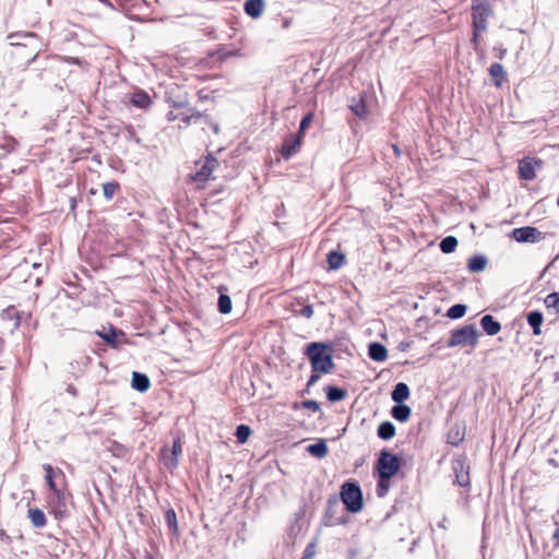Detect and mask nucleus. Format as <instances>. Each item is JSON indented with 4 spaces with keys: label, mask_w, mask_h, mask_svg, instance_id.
Instances as JSON below:
<instances>
[{
    "label": "nucleus",
    "mask_w": 559,
    "mask_h": 559,
    "mask_svg": "<svg viewBox=\"0 0 559 559\" xmlns=\"http://www.w3.org/2000/svg\"><path fill=\"white\" fill-rule=\"evenodd\" d=\"M1 319L3 321H13V326L11 331L16 330L21 324L19 311L13 306H10L2 311Z\"/></svg>",
    "instance_id": "21"
},
{
    "label": "nucleus",
    "mask_w": 559,
    "mask_h": 559,
    "mask_svg": "<svg viewBox=\"0 0 559 559\" xmlns=\"http://www.w3.org/2000/svg\"><path fill=\"white\" fill-rule=\"evenodd\" d=\"M75 207V201L71 199V209L73 210Z\"/></svg>",
    "instance_id": "49"
},
{
    "label": "nucleus",
    "mask_w": 559,
    "mask_h": 559,
    "mask_svg": "<svg viewBox=\"0 0 559 559\" xmlns=\"http://www.w3.org/2000/svg\"><path fill=\"white\" fill-rule=\"evenodd\" d=\"M165 521H166L169 532L174 536L178 537L179 536V526H178L176 512L173 508H169L165 511Z\"/></svg>",
    "instance_id": "19"
},
{
    "label": "nucleus",
    "mask_w": 559,
    "mask_h": 559,
    "mask_svg": "<svg viewBox=\"0 0 559 559\" xmlns=\"http://www.w3.org/2000/svg\"><path fill=\"white\" fill-rule=\"evenodd\" d=\"M545 305L548 309L559 311V294L551 293L545 298Z\"/></svg>",
    "instance_id": "40"
},
{
    "label": "nucleus",
    "mask_w": 559,
    "mask_h": 559,
    "mask_svg": "<svg viewBox=\"0 0 559 559\" xmlns=\"http://www.w3.org/2000/svg\"><path fill=\"white\" fill-rule=\"evenodd\" d=\"M408 396V386L403 382L397 383L392 392V400L396 403H402L403 401L407 400Z\"/></svg>",
    "instance_id": "22"
},
{
    "label": "nucleus",
    "mask_w": 559,
    "mask_h": 559,
    "mask_svg": "<svg viewBox=\"0 0 559 559\" xmlns=\"http://www.w3.org/2000/svg\"><path fill=\"white\" fill-rule=\"evenodd\" d=\"M151 382L146 374L134 371L132 373V388L139 392H146L150 389Z\"/></svg>",
    "instance_id": "13"
},
{
    "label": "nucleus",
    "mask_w": 559,
    "mask_h": 559,
    "mask_svg": "<svg viewBox=\"0 0 559 559\" xmlns=\"http://www.w3.org/2000/svg\"><path fill=\"white\" fill-rule=\"evenodd\" d=\"M544 318L542 312L532 311L527 314V322L533 328V332L535 335L540 334V326L543 324Z\"/></svg>",
    "instance_id": "24"
},
{
    "label": "nucleus",
    "mask_w": 559,
    "mask_h": 559,
    "mask_svg": "<svg viewBox=\"0 0 559 559\" xmlns=\"http://www.w3.org/2000/svg\"><path fill=\"white\" fill-rule=\"evenodd\" d=\"M120 186L117 181H108L103 183V194L107 200H111Z\"/></svg>",
    "instance_id": "34"
},
{
    "label": "nucleus",
    "mask_w": 559,
    "mask_h": 559,
    "mask_svg": "<svg viewBox=\"0 0 559 559\" xmlns=\"http://www.w3.org/2000/svg\"><path fill=\"white\" fill-rule=\"evenodd\" d=\"M173 107L174 109L168 111L166 116L167 120L175 121L180 119L183 123V127H188L192 121L204 117L202 112L187 107L183 103H174Z\"/></svg>",
    "instance_id": "5"
},
{
    "label": "nucleus",
    "mask_w": 559,
    "mask_h": 559,
    "mask_svg": "<svg viewBox=\"0 0 559 559\" xmlns=\"http://www.w3.org/2000/svg\"><path fill=\"white\" fill-rule=\"evenodd\" d=\"M512 236L518 242H537L542 239V233L530 226L513 229Z\"/></svg>",
    "instance_id": "8"
},
{
    "label": "nucleus",
    "mask_w": 559,
    "mask_h": 559,
    "mask_svg": "<svg viewBox=\"0 0 559 559\" xmlns=\"http://www.w3.org/2000/svg\"><path fill=\"white\" fill-rule=\"evenodd\" d=\"M487 259L483 255H474L468 261V270L472 272H481L485 270Z\"/></svg>",
    "instance_id": "30"
},
{
    "label": "nucleus",
    "mask_w": 559,
    "mask_h": 559,
    "mask_svg": "<svg viewBox=\"0 0 559 559\" xmlns=\"http://www.w3.org/2000/svg\"><path fill=\"white\" fill-rule=\"evenodd\" d=\"M298 313H299L300 316H302V317H305V318L309 319V318H311V317H312V314H313V308H312V306H310V305L304 306V307L299 310V312H298Z\"/></svg>",
    "instance_id": "42"
},
{
    "label": "nucleus",
    "mask_w": 559,
    "mask_h": 559,
    "mask_svg": "<svg viewBox=\"0 0 559 559\" xmlns=\"http://www.w3.org/2000/svg\"><path fill=\"white\" fill-rule=\"evenodd\" d=\"M28 519L36 528H41L47 523L45 513L38 508H31L28 510Z\"/></svg>",
    "instance_id": "18"
},
{
    "label": "nucleus",
    "mask_w": 559,
    "mask_h": 559,
    "mask_svg": "<svg viewBox=\"0 0 559 559\" xmlns=\"http://www.w3.org/2000/svg\"><path fill=\"white\" fill-rule=\"evenodd\" d=\"M466 306L457 304L452 306L449 310L447 316L451 319H459L465 314Z\"/></svg>",
    "instance_id": "39"
},
{
    "label": "nucleus",
    "mask_w": 559,
    "mask_h": 559,
    "mask_svg": "<svg viewBox=\"0 0 559 559\" xmlns=\"http://www.w3.org/2000/svg\"><path fill=\"white\" fill-rule=\"evenodd\" d=\"M554 539L556 540V545L559 546V528L555 532Z\"/></svg>",
    "instance_id": "47"
},
{
    "label": "nucleus",
    "mask_w": 559,
    "mask_h": 559,
    "mask_svg": "<svg viewBox=\"0 0 559 559\" xmlns=\"http://www.w3.org/2000/svg\"><path fill=\"white\" fill-rule=\"evenodd\" d=\"M311 121V115L306 116L301 120L298 135L293 136L292 141H287L284 145H282V157L288 158L298 151L301 144L302 132L310 126Z\"/></svg>",
    "instance_id": "7"
},
{
    "label": "nucleus",
    "mask_w": 559,
    "mask_h": 559,
    "mask_svg": "<svg viewBox=\"0 0 559 559\" xmlns=\"http://www.w3.org/2000/svg\"><path fill=\"white\" fill-rule=\"evenodd\" d=\"M389 481H382V478L380 477V480H379V488H380V496H383L385 493V491L389 489Z\"/></svg>",
    "instance_id": "44"
},
{
    "label": "nucleus",
    "mask_w": 559,
    "mask_h": 559,
    "mask_svg": "<svg viewBox=\"0 0 559 559\" xmlns=\"http://www.w3.org/2000/svg\"><path fill=\"white\" fill-rule=\"evenodd\" d=\"M306 406H307L308 408H312V409H314V411H317V409L319 408L318 404H317L316 402H313V401H308V402H306Z\"/></svg>",
    "instance_id": "46"
},
{
    "label": "nucleus",
    "mask_w": 559,
    "mask_h": 559,
    "mask_svg": "<svg viewBox=\"0 0 559 559\" xmlns=\"http://www.w3.org/2000/svg\"><path fill=\"white\" fill-rule=\"evenodd\" d=\"M169 451L176 455L177 457H179L182 453V443H181V440L179 437H177L176 439H174V442H173V447L169 449Z\"/></svg>",
    "instance_id": "41"
},
{
    "label": "nucleus",
    "mask_w": 559,
    "mask_h": 559,
    "mask_svg": "<svg viewBox=\"0 0 559 559\" xmlns=\"http://www.w3.org/2000/svg\"><path fill=\"white\" fill-rule=\"evenodd\" d=\"M313 372L329 373L334 368L332 356L328 346L320 343H311L307 348Z\"/></svg>",
    "instance_id": "1"
},
{
    "label": "nucleus",
    "mask_w": 559,
    "mask_h": 559,
    "mask_svg": "<svg viewBox=\"0 0 559 559\" xmlns=\"http://www.w3.org/2000/svg\"><path fill=\"white\" fill-rule=\"evenodd\" d=\"M160 460L164 464V466L173 472L177 466H178V463H179V457H177L176 455H174L170 451H169V448L167 447H164L162 450H160Z\"/></svg>",
    "instance_id": "14"
},
{
    "label": "nucleus",
    "mask_w": 559,
    "mask_h": 559,
    "mask_svg": "<svg viewBox=\"0 0 559 559\" xmlns=\"http://www.w3.org/2000/svg\"><path fill=\"white\" fill-rule=\"evenodd\" d=\"M394 151L396 154H400V150L396 146H394Z\"/></svg>",
    "instance_id": "50"
},
{
    "label": "nucleus",
    "mask_w": 559,
    "mask_h": 559,
    "mask_svg": "<svg viewBox=\"0 0 559 559\" xmlns=\"http://www.w3.org/2000/svg\"><path fill=\"white\" fill-rule=\"evenodd\" d=\"M400 468V460L391 452L382 451L378 460L377 469L382 481H388Z\"/></svg>",
    "instance_id": "4"
},
{
    "label": "nucleus",
    "mask_w": 559,
    "mask_h": 559,
    "mask_svg": "<svg viewBox=\"0 0 559 559\" xmlns=\"http://www.w3.org/2000/svg\"><path fill=\"white\" fill-rule=\"evenodd\" d=\"M491 11L488 4V0H473L472 3V16L474 26L473 41L477 40L479 32L486 29V21L490 15Z\"/></svg>",
    "instance_id": "2"
},
{
    "label": "nucleus",
    "mask_w": 559,
    "mask_h": 559,
    "mask_svg": "<svg viewBox=\"0 0 559 559\" xmlns=\"http://www.w3.org/2000/svg\"><path fill=\"white\" fill-rule=\"evenodd\" d=\"M480 324L488 335H496L501 330L500 323L493 320L489 314L481 318Z\"/></svg>",
    "instance_id": "16"
},
{
    "label": "nucleus",
    "mask_w": 559,
    "mask_h": 559,
    "mask_svg": "<svg viewBox=\"0 0 559 559\" xmlns=\"http://www.w3.org/2000/svg\"><path fill=\"white\" fill-rule=\"evenodd\" d=\"M478 331L475 325H466L462 329L452 332L451 338L448 342L449 347L461 345H469L474 347L477 344Z\"/></svg>",
    "instance_id": "6"
},
{
    "label": "nucleus",
    "mask_w": 559,
    "mask_h": 559,
    "mask_svg": "<svg viewBox=\"0 0 559 559\" xmlns=\"http://www.w3.org/2000/svg\"><path fill=\"white\" fill-rule=\"evenodd\" d=\"M265 9L264 0H246L243 4V10L247 15L252 19H258L262 15Z\"/></svg>",
    "instance_id": "11"
},
{
    "label": "nucleus",
    "mask_w": 559,
    "mask_h": 559,
    "mask_svg": "<svg viewBox=\"0 0 559 559\" xmlns=\"http://www.w3.org/2000/svg\"><path fill=\"white\" fill-rule=\"evenodd\" d=\"M395 435V428L390 421L382 423L378 428V436L381 439L390 440Z\"/></svg>",
    "instance_id": "31"
},
{
    "label": "nucleus",
    "mask_w": 559,
    "mask_h": 559,
    "mask_svg": "<svg viewBox=\"0 0 559 559\" xmlns=\"http://www.w3.org/2000/svg\"><path fill=\"white\" fill-rule=\"evenodd\" d=\"M55 496V506H53V513L56 519H64L68 516V509H67V498L66 495L60 490L53 493Z\"/></svg>",
    "instance_id": "12"
},
{
    "label": "nucleus",
    "mask_w": 559,
    "mask_h": 559,
    "mask_svg": "<svg viewBox=\"0 0 559 559\" xmlns=\"http://www.w3.org/2000/svg\"><path fill=\"white\" fill-rule=\"evenodd\" d=\"M250 435H251V429L247 425H239L235 432L238 443H241V444L247 442Z\"/></svg>",
    "instance_id": "35"
},
{
    "label": "nucleus",
    "mask_w": 559,
    "mask_h": 559,
    "mask_svg": "<svg viewBox=\"0 0 559 559\" xmlns=\"http://www.w3.org/2000/svg\"><path fill=\"white\" fill-rule=\"evenodd\" d=\"M341 498L347 510L359 512L362 509V495L360 488L353 483H346L342 487Z\"/></svg>",
    "instance_id": "3"
},
{
    "label": "nucleus",
    "mask_w": 559,
    "mask_h": 559,
    "mask_svg": "<svg viewBox=\"0 0 559 559\" xmlns=\"http://www.w3.org/2000/svg\"><path fill=\"white\" fill-rule=\"evenodd\" d=\"M107 450L114 456L119 457V459H124L129 454L128 449L123 444H121L117 441H114V440L108 442Z\"/></svg>",
    "instance_id": "26"
},
{
    "label": "nucleus",
    "mask_w": 559,
    "mask_h": 559,
    "mask_svg": "<svg viewBox=\"0 0 559 559\" xmlns=\"http://www.w3.org/2000/svg\"><path fill=\"white\" fill-rule=\"evenodd\" d=\"M44 471L46 473L45 475V479L47 481V485L49 486L50 490H52V492H57V491H60L59 488H57L56 484H55V480H53V468L50 464H45L44 465Z\"/></svg>",
    "instance_id": "37"
},
{
    "label": "nucleus",
    "mask_w": 559,
    "mask_h": 559,
    "mask_svg": "<svg viewBox=\"0 0 559 559\" xmlns=\"http://www.w3.org/2000/svg\"><path fill=\"white\" fill-rule=\"evenodd\" d=\"M369 356L374 361H384L388 357V352L382 344L374 342L369 345Z\"/></svg>",
    "instance_id": "17"
},
{
    "label": "nucleus",
    "mask_w": 559,
    "mask_h": 559,
    "mask_svg": "<svg viewBox=\"0 0 559 559\" xmlns=\"http://www.w3.org/2000/svg\"><path fill=\"white\" fill-rule=\"evenodd\" d=\"M307 451L314 457L322 459L326 456L329 450L324 440H320L317 443L310 444Z\"/></svg>",
    "instance_id": "23"
},
{
    "label": "nucleus",
    "mask_w": 559,
    "mask_h": 559,
    "mask_svg": "<svg viewBox=\"0 0 559 559\" xmlns=\"http://www.w3.org/2000/svg\"><path fill=\"white\" fill-rule=\"evenodd\" d=\"M540 167V162L532 158H524L520 162L519 173L520 177L524 180H532L535 178L536 168Z\"/></svg>",
    "instance_id": "10"
},
{
    "label": "nucleus",
    "mask_w": 559,
    "mask_h": 559,
    "mask_svg": "<svg viewBox=\"0 0 559 559\" xmlns=\"http://www.w3.org/2000/svg\"><path fill=\"white\" fill-rule=\"evenodd\" d=\"M326 395L331 402H337V401L343 400L346 396V392L344 390L335 388V386H329Z\"/></svg>",
    "instance_id": "38"
},
{
    "label": "nucleus",
    "mask_w": 559,
    "mask_h": 559,
    "mask_svg": "<svg viewBox=\"0 0 559 559\" xmlns=\"http://www.w3.org/2000/svg\"><path fill=\"white\" fill-rule=\"evenodd\" d=\"M130 102L139 107L146 109L152 104L150 95L144 91H136L131 95Z\"/></svg>",
    "instance_id": "15"
},
{
    "label": "nucleus",
    "mask_w": 559,
    "mask_h": 559,
    "mask_svg": "<svg viewBox=\"0 0 559 559\" xmlns=\"http://www.w3.org/2000/svg\"><path fill=\"white\" fill-rule=\"evenodd\" d=\"M218 166V160L213 156H207L205 160H203L201 167L195 171L192 179L194 181H206L211 179L212 173Z\"/></svg>",
    "instance_id": "9"
},
{
    "label": "nucleus",
    "mask_w": 559,
    "mask_h": 559,
    "mask_svg": "<svg viewBox=\"0 0 559 559\" xmlns=\"http://www.w3.org/2000/svg\"><path fill=\"white\" fill-rule=\"evenodd\" d=\"M345 262V257L343 253L338 251H331L328 254V263L330 269L337 270L340 269Z\"/></svg>",
    "instance_id": "29"
},
{
    "label": "nucleus",
    "mask_w": 559,
    "mask_h": 559,
    "mask_svg": "<svg viewBox=\"0 0 559 559\" xmlns=\"http://www.w3.org/2000/svg\"><path fill=\"white\" fill-rule=\"evenodd\" d=\"M392 416L396 420H399L401 423H405L408 420V418L411 416V408H409V406L404 405V404L396 405L392 408Z\"/></svg>",
    "instance_id": "25"
},
{
    "label": "nucleus",
    "mask_w": 559,
    "mask_h": 559,
    "mask_svg": "<svg viewBox=\"0 0 559 559\" xmlns=\"http://www.w3.org/2000/svg\"><path fill=\"white\" fill-rule=\"evenodd\" d=\"M218 310L223 314L231 311V299L228 295L221 294L218 297Z\"/></svg>",
    "instance_id": "36"
},
{
    "label": "nucleus",
    "mask_w": 559,
    "mask_h": 559,
    "mask_svg": "<svg viewBox=\"0 0 559 559\" xmlns=\"http://www.w3.org/2000/svg\"><path fill=\"white\" fill-rule=\"evenodd\" d=\"M457 246V239L453 236L443 238L440 242V249L443 253H451Z\"/></svg>",
    "instance_id": "33"
},
{
    "label": "nucleus",
    "mask_w": 559,
    "mask_h": 559,
    "mask_svg": "<svg viewBox=\"0 0 559 559\" xmlns=\"http://www.w3.org/2000/svg\"><path fill=\"white\" fill-rule=\"evenodd\" d=\"M320 372H313L312 376L310 377L309 381H308V385H312L314 384L319 378H320Z\"/></svg>",
    "instance_id": "45"
},
{
    "label": "nucleus",
    "mask_w": 559,
    "mask_h": 559,
    "mask_svg": "<svg viewBox=\"0 0 559 559\" xmlns=\"http://www.w3.org/2000/svg\"><path fill=\"white\" fill-rule=\"evenodd\" d=\"M490 75L495 79L496 85L500 86L501 82L506 79V71L500 63H493L489 69Z\"/></svg>",
    "instance_id": "32"
},
{
    "label": "nucleus",
    "mask_w": 559,
    "mask_h": 559,
    "mask_svg": "<svg viewBox=\"0 0 559 559\" xmlns=\"http://www.w3.org/2000/svg\"><path fill=\"white\" fill-rule=\"evenodd\" d=\"M314 554H316V551H314V545H313V544H310V545L306 548L304 559H311V558L314 556Z\"/></svg>",
    "instance_id": "43"
},
{
    "label": "nucleus",
    "mask_w": 559,
    "mask_h": 559,
    "mask_svg": "<svg viewBox=\"0 0 559 559\" xmlns=\"http://www.w3.org/2000/svg\"><path fill=\"white\" fill-rule=\"evenodd\" d=\"M349 108L359 118H365L368 114L365 97L362 95L358 100H353Z\"/></svg>",
    "instance_id": "28"
},
{
    "label": "nucleus",
    "mask_w": 559,
    "mask_h": 559,
    "mask_svg": "<svg viewBox=\"0 0 559 559\" xmlns=\"http://www.w3.org/2000/svg\"><path fill=\"white\" fill-rule=\"evenodd\" d=\"M211 127L216 134L219 132V127L217 123H211Z\"/></svg>",
    "instance_id": "48"
},
{
    "label": "nucleus",
    "mask_w": 559,
    "mask_h": 559,
    "mask_svg": "<svg viewBox=\"0 0 559 559\" xmlns=\"http://www.w3.org/2000/svg\"><path fill=\"white\" fill-rule=\"evenodd\" d=\"M453 471L456 474V480L460 486H466L469 481L468 473L465 471L464 462L457 460L453 464Z\"/></svg>",
    "instance_id": "20"
},
{
    "label": "nucleus",
    "mask_w": 559,
    "mask_h": 559,
    "mask_svg": "<svg viewBox=\"0 0 559 559\" xmlns=\"http://www.w3.org/2000/svg\"><path fill=\"white\" fill-rule=\"evenodd\" d=\"M107 344L116 347L118 345L117 337L122 336L123 333L120 330L115 328H110L108 332H98L97 333Z\"/></svg>",
    "instance_id": "27"
}]
</instances>
